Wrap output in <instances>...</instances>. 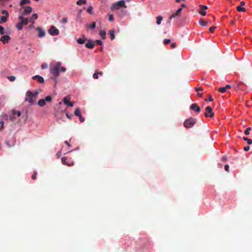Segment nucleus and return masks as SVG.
Here are the masks:
<instances>
[{
  "label": "nucleus",
  "mask_w": 252,
  "mask_h": 252,
  "mask_svg": "<svg viewBox=\"0 0 252 252\" xmlns=\"http://www.w3.org/2000/svg\"><path fill=\"white\" fill-rule=\"evenodd\" d=\"M26 97L25 101H28L30 104H34L36 103V98L33 93L31 91H28L26 94Z\"/></svg>",
  "instance_id": "f257e3e1"
},
{
  "label": "nucleus",
  "mask_w": 252,
  "mask_h": 252,
  "mask_svg": "<svg viewBox=\"0 0 252 252\" xmlns=\"http://www.w3.org/2000/svg\"><path fill=\"white\" fill-rule=\"evenodd\" d=\"M196 122V120L195 118L190 117L185 120L184 125L186 128H190L194 125Z\"/></svg>",
  "instance_id": "f03ea898"
},
{
  "label": "nucleus",
  "mask_w": 252,
  "mask_h": 252,
  "mask_svg": "<svg viewBox=\"0 0 252 252\" xmlns=\"http://www.w3.org/2000/svg\"><path fill=\"white\" fill-rule=\"evenodd\" d=\"M61 66V63L58 62L56 63V65L51 69V73L54 77H57L59 75V70Z\"/></svg>",
  "instance_id": "7ed1b4c3"
},
{
  "label": "nucleus",
  "mask_w": 252,
  "mask_h": 252,
  "mask_svg": "<svg viewBox=\"0 0 252 252\" xmlns=\"http://www.w3.org/2000/svg\"><path fill=\"white\" fill-rule=\"evenodd\" d=\"M120 7H126V5L125 2L124 0H121L117 2L113 3L111 5V8L112 10H114L118 9Z\"/></svg>",
  "instance_id": "20e7f679"
},
{
  "label": "nucleus",
  "mask_w": 252,
  "mask_h": 252,
  "mask_svg": "<svg viewBox=\"0 0 252 252\" xmlns=\"http://www.w3.org/2000/svg\"><path fill=\"white\" fill-rule=\"evenodd\" d=\"M1 13L4 15L0 17V24H3L5 23L7 21V19L9 17V13L7 10H2Z\"/></svg>",
  "instance_id": "39448f33"
},
{
  "label": "nucleus",
  "mask_w": 252,
  "mask_h": 252,
  "mask_svg": "<svg viewBox=\"0 0 252 252\" xmlns=\"http://www.w3.org/2000/svg\"><path fill=\"white\" fill-rule=\"evenodd\" d=\"M49 33L52 35H58L59 33V30L55 26H52L50 27V29L48 30Z\"/></svg>",
  "instance_id": "423d86ee"
},
{
  "label": "nucleus",
  "mask_w": 252,
  "mask_h": 252,
  "mask_svg": "<svg viewBox=\"0 0 252 252\" xmlns=\"http://www.w3.org/2000/svg\"><path fill=\"white\" fill-rule=\"evenodd\" d=\"M206 112L205 113V116L206 118H212L214 116V113L212 111V109L210 106H207L206 107Z\"/></svg>",
  "instance_id": "0eeeda50"
},
{
  "label": "nucleus",
  "mask_w": 252,
  "mask_h": 252,
  "mask_svg": "<svg viewBox=\"0 0 252 252\" xmlns=\"http://www.w3.org/2000/svg\"><path fill=\"white\" fill-rule=\"evenodd\" d=\"M200 8L198 10V12L203 16H205L206 14L205 10L208 8V7L206 5H200Z\"/></svg>",
  "instance_id": "6e6552de"
},
{
  "label": "nucleus",
  "mask_w": 252,
  "mask_h": 252,
  "mask_svg": "<svg viewBox=\"0 0 252 252\" xmlns=\"http://www.w3.org/2000/svg\"><path fill=\"white\" fill-rule=\"evenodd\" d=\"M11 39L10 37L8 35L2 36L0 38V41L3 44L7 43Z\"/></svg>",
  "instance_id": "1a4fd4ad"
},
{
  "label": "nucleus",
  "mask_w": 252,
  "mask_h": 252,
  "mask_svg": "<svg viewBox=\"0 0 252 252\" xmlns=\"http://www.w3.org/2000/svg\"><path fill=\"white\" fill-rule=\"evenodd\" d=\"M182 8H179L178 9L176 12L175 13H174L170 17H169V19L168 21V23H170L171 22V20L172 18L175 17L176 16H180V13L182 11Z\"/></svg>",
  "instance_id": "9d476101"
},
{
  "label": "nucleus",
  "mask_w": 252,
  "mask_h": 252,
  "mask_svg": "<svg viewBox=\"0 0 252 252\" xmlns=\"http://www.w3.org/2000/svg\"><path fill=\"white\" fill-rule=\"evenodd\" d=\"M70 99V96H66V97H65L64 98H63V102L64 103L67 105L68 106H70V107H72L73 106V103L72 102H69V100Z\"/></svg>",
  "instance_id": "9b49d317"
},
{
  "label": "nucleus",
  "mask_w": 252,
  "mask_h": 252,
  "mask_svg": "<svg viewBox=\"0 0 252 252\" xmlns=\"http://www.w3.org/2000/svg\"><path fill=\"white\" fill-rule=\"evenodd\" d=\"M36 30L38 32V36L39 37H44L45 35V31L40 27L36 28Z\"/></svg>",
  "instance_id": "f8f14e48"
},
{
  "label": "nucleus",
  "mask_w": 252,
  "mask_h": 252,
  "mask_svg": "<svg viewBox=\"0 0 252 252\" xmlns=\"http://www.w3.org/2000/svg\"><path fill=\"white\" fill-rule=\"evenodd\" d=\"M190 109L196 112H199L200 111V108L196 103L192 104L190 106Z\"/></svg>",
  "instance_id": "ddd939ff"
},
{
  "label": "nucleus",
  "mask_w": 252,
  "mask_h": 252,
  "mask_svg": "<svg viewBox=\"0 0 252 252\" xmlns=\"http://www.w3.org/2000/svg\"><path fill=\"white\" fill-rule=\"evenodd\" d=\"M23 8L24 9L23 15H27L32 11V8L31 6H24Z\"/></svg>",
  "instance_id": "4468645a"
},
{
  "label": "nucleus",
  "mask_w": 252,
  "mask_h": 252,
  "mask_svg": "<svg viewBox=\"0 0 252 252\" xmlns=\"http://www.w3.org/2000/svg\"><path fill=\"white\" fill-rule=\"evenodd\" d=\"M61 160H62V163L64 164V165H68L69 166H71L73 165V164H74V163H73V161H71L70 163H68L66 161L67 159H66V158H65V157L62 158Z\"/></svg>",
  "instance_id": "2eb2a0df"
},
{
  "label": "nucleus",
  "mask_w": 252,
  "mask_h": 252,
  "mask_svg": "<svg viewBox=\"0 0 252 252\" xmlns=\"http://www.w3.org/2000/svg\"><path fill=\"white\" fill-rule=\"evenodd\" d=\"M18 19L21 21L23 25H27L28 24V20L27 18H25L22 15L19 16Z\"/></svg>",
  "instance_id": "dca6fc26"
},
{
  "label": "nucleus",
  "mask_w": 252,
  "mask_h": 252,
  "mask_svg": "<svg viewBox=\"0 0 252 252\" xmlns=\"http://www.w3.org/2000/svg\"><path fill=\"white\" fill-rule=\"evenodd\" d=\"M85 47L87 48L93 49L94 47V44L93 41L89 40L88 42L85 44Z\"/></svg>",
  "instance_id": "f3484780"
},
{
  "label": "nucleus",
  "mask_w": 252,
  "mask_h": 252,
  "mask_svg": "<svg viewBox=\"0 0 252 252\" xmlns=\"http://www.w3.org/2000/svg\"><path fill=\"white\" fill-rule=\"evenodd\" d=\"M32 79L33 80H37V81L39 83H43L44 81V78L39 75H35L32 77Z\"/></svg>",
  "instance_id": "a211bd4d"
},
{
  "label": "nucleus",
  "mask_w": 252,
  "mask_h": 252,
  "mask_svg": "<svg viewBox=\"0 0 252 252\" xmlns=\"http://www.w3.org/2000/svg\"><path fill=\"white\" fill-rule=\"evenodd\" d=\"M38 18V15L36 13L33 14L32 16L31 17V18L29 20V22L31 23L32 24H34V21L36 19H37Z\"/></svg>",
  "instance_id": "6ab92c4d"
},
{
  "label": "nucleus",
  "mask_w": 252,
  "mask_h": 252,
  "mask_svg": "<svg viewBox=\"0 0 252 252\" xmlns=\"http://www.w3.org/2000/svg\"><path fill=\"white\" fill-rule=\"evenodd\" d=\"M87 40V38H86L84 36H83V38H78L77 40V42L78 43H79L80 44H84L85 42V41Z\"/></svg>",
  "instance_id": "aec40b11"
},
{
  "label": "nucleus",
  "mask_w": 252,
  "mask_h": 252,
  "mask_svg": "<svg viewBox=\"0 0 252 252\" xmlns=\"http://www.w3.org/2000/svg\"><path fill=\"white\" fill-rule=\"evenodd\" d=\"M23 24L22 22H21V21H20V22L18 23L16 25V27L19 31L23 29Z\"/></svg>",
  "instance_id": "412c9836"
},
{
  "label": "nucleus",
  "mask_w": 252,
  "mask_h": 252,
  "mask_svg": "<svg viewBox=\"0 0 252 252\" xmlns=\"http://www.w3.org/2000/svg\"><path fill=\"white\" fill-rule=\"evenodd\" d=\"M98 75H103V72H101V71H100V72H95L94 74H93V78L95 79H97L98 78Z\"/></svg>",
  "instance_id": "4be33fe9"
},
{
  "label": "nucleus",
  "mask_w": 252,
  "mask_h": 252,
  "mask_svg": "<svg viewBox=\"0 0 252 252\" xmlns=\"http://www.w3.org/2000/svg\"><path fill=\"white\" fill-rule=\"evenodd\" d=\"M38 105L40 106L43 107L45 105V101L44 99H41L38 100Z\"/></svg>",
  "instance_id": "5701e85b"
},
{
  "label": "nucleus",
  "mask_w": 252,
  "mask_h": 252,
  "mask_svg": "<svg viewBox=\"0 0 252 252\" xmlns=\"http://www.w3.org/2000/svg\"><path fill=\"white\" fill-rule=\"evenodd\" d=\"M99 35L103 39L106 38V32L105 31H101L99 32Z\"/></svg>",
  "instance_id": "b1692460"
},
{
  "label": "nucleus",
  "mask_w": 252,
  "mask_h": 252,
  "mask_svg": "<svg viewBox=\"0 0 252 252\" xmlns=\"http://www.w3.org/2000/svg\"><path fill=\"white\" fill-rule=\"evenodd\" d=\"M86 26L87 28H90L92 30H94L95 28L96 24L95 22H93L91 25L87 24Z\"/></svg>",
  "instance_id": "393cba45"
},
{
  "label": "nucleus",
  "mask_w": 252,
  "mask_h": 252,
  "mask_svg": "<svg viewBox=\"0 0 252 252\" xmlns=\"http://www.w3.org/2000/svg\"><path fill=\"white\" fill-rule=\"evenodd\" d=\"M109 33L110 35V38L111 40H113L115 38V34H114V30H110L109 31Z\"/></svg>",
  "instance_id": "a878e982"
},
{
  "label": "nucleus",
  "mask_w": 252,
  "mask_h": 252,
  "mask_svg": "<svg viewBox=\"0 0 252 252\" xmlns=\"http://www.w3.org/2000/svg\"><path fill=\"white\" fill-rule=\"evenodd\" d=\"M162 17L161 16H158L157 17V24L158 25H159L161 23V21L162 20Z\"/></svg>",
  "instance_id": "bb28decb"
},
{
  "label": "nucleus",
  "mask_w": 252,
  "mask_h": 252,
  "mask_svg": "<svg viewBox=\"0 0 252 252\" xmlns=\"http://www.w3.org/2000/svg\"><path fill=\"white\" fill-rule=\"evenodd\" d=\"M30 2V0H21L20 3V5H23L27 3H29Z\"/></svg>",
  "instance_id": "cd10ccee"
},
{
  "label": "nucleus",
  "mask_w": 252,
  "mask_h": 252,
  "mask_svg": "<svg viewBox=\"0 0 252 252\" xmlns=\"http://www.w3.org/2000/svg\"><path fill=\"white\" fill-rule=\"evenodd\" d=\"M243 139L244 140L247 141L249 145H251L252 144V140L251 139H249L246 137H243Z\"/></svg>",
  "instance_id": "c85d7f7f"
},
{
  "label": "nucleus",
  "mask_w": 252,
  "mask_h": 252,
  "mask_svg": "<svg viewBox=\"0 0 252 252\" xmlns=\"http://www.w3.org/2000/svg\"><path fill=\"white\" fill-rule=\"evenodd\" d=\"M74 114L77 116H79L81 115V111L80 110L79 108H76L74 112Z\"/></svg>",
  "instance_id": "c756f323"
},
{
  "label": "nucleus",
  "mask_w": 252,
  "mask_h": 252,
  "mask_svg": "<svg viewBox=\"0 0 252 252\" xmlns=\"http://www.w3.org/2000/svg\"><path fill=\"white\" fill-rule=\"evenodd\" d=\"M86 3V0H79L77 1L76 4L79 5L85 4Z\"/></svg>",
  "instance_id": "7c9ffc66"
},
{
  "label": "nucleus",
  "mask_w": 252,
  "mask_h": 252,
  "mask_svg": "<svg viewBox=\"0 0 252 252\" xmlns=\"http://www.w3.org/2000/svg\"><path fill=\"white\" fill-rule=\"evenodd\" d=\"M199 23L202 26H206L207 25V22L203 20H200Z\"/></svg>",
  "instance_id": "2f4dec72"
},
{
  "label": "nucleus",
  "mask_w": 252,
  "mask_h": 252,
  "mask_svg": "<svg viewBox=\"0 0 252 252\" xmlns=\"http://www.w3.org/2000/svg\"><path fill=\"white\" fill-rule=\"evenodd\" d=\"M236 9L238 11H242V12H244L246 11V9L244 7H241V6H238L237 7H236Z\"/></svg>",
  "instance_id": "473e14b6"
},
{
  "label": "nucleus",
  "mask_w": 252,
  "mask_h": 252,
  "mask_svg": "<svg viewBox=\"0 0 252 252\" xmlns=\"http://www.w3.org/2000/svg\"><path fill=\"white\" fill-rule=\"evenodd\" d=\"M13 115H17L18 117H20L21 115V112L19 111L13 110Z\"/></svg>",
  "instance_id": "72a5a7b5"
},
{
  "label": "nucleus",
  "mask_w": 252,
  "mask_h": 252,
  "mask_svg": "<svg viewBox=\"0 0 252 252\" xmlns=\"http://www.w3.org/2000/svg\"><path fill=\"white\" fill-rule=\"evenodd\" d=\"M5 33L4 28L2 26H0V34L1 35H3Z\"/></svg>",
  "instance_id": "f704fd0d"
},
{
  "label": "nucleus",
  "mask_w": 252,
  "mask_h": 252,
  "mask_svg": "<svg viewBox=\"0 0 252 252\" xmlns=\"http://www.w3.org/2000/svg\"><path fill=\"white\" fill-rule=\"evenodd\" d=\"M252 129V128L251 127H249L246 128V130L244 132V133L245 135H248L250 134V130Z\"/></svg>",
  "instance_id": "c9c22d12"
},
{
  "label": "nucleus",
  "mask_w": 252,
  "mask_h": 252,
  "mask_svg": "<svg viewBox=\"0 0 252 252\" xmlns=\"http://www.w3.org/2000/svg\"><path fill=\"white\" fill-rule=\"evenodd\" d=\"M226 89H225V87L220 88L219 89V91L221 93H224L226 92Z\"/></svg>",
  "instance_id": "e433bc0d"
},
{
  "label": "nucleus",
  "mask_w": 252,
  "mask_h": 252,
  "mask_svg": "<svg viewBox=\"0 0 252 252\" xmlns=\"http://www.w3.org/2000/svg\"><path fill=\"white\" fill-rule=\"evenodd\" d=\"M8 80L11 82H13L15 80L16 77L14 76H10L8 77Z\"/></svg>",
  "instance_id": "4c0bfd02"
},
{
  "label": "nucleus",
  "mask_w": 252,
  "mask_h": 252,
  "mask_svg": "<svg viewBox=\"0 0 252 252\" xmlns=\"http://www.w3.org/2000/svg\"><path fill=\"white\" fill-rule=\"evenodd\" d=\"M92 10H93V7L92 6H89L87 10V11L92 14L93 13L92 12Z\"/></svg>",
  "instance_id": "58836bf2"
},
{
  "label": "nucleus",
  "mask_w": 252,
  "mask_h": 252,
  "mask_svg": "<svg viewBox=\"0 0 252 252\" xmlns=\"http://www.w3.org/2000/svg\"><path fill=\"white\" fill-rule=\"evenodd\" d=\"M45 101L47 102H50L52 100V98L50 96H47L45 98Z\"/></svg>",
  "instance_id": "ea45409f"
},
{
  "label": "nucleus",
  "mask_w": 252,
  "mask_h": 252,
  "mask_svg": "<svg viewBox=\"0 0 252 252\" xmlns=\"http://www.w3.org/2000/svg\"><path fill=\"white\" fill-rule=\"evenodd\" d=\"M170 39H165L164 40H163V43L165 45H167L168 44H169L170 42Z\"/></svg>",
  "instance_id": "a19ab883"
},
{
  "label": "nucleus",
  "mask_w": 252,
  "mask_h": 252,
  "mask_svg": "<svg viewBox=\"0 0 252 252\" xmlns=\"http://www.w3.org/2000/svg\"><path fill=\"white\" fill-rule=\"evenodd\" d=\"M36 175H37V172L36 171L34 172L33 174L32 175V178L33 180H35L36 179Z\"/></svg>",
  "instance_id": "79ce46f5"
},
{
  "label": "nucleus",
  "mask_w": 252,
  "mask_h": 252,
  "mask_svg": "<svg viewBox=\"0 0 252 252\" xmlns=\"http://www.w3.org/2000/svg\"><path fill=\"white\" fill-rule=\"evenodd\" d=\"M4 122L1 121L0 122V130H1L2 129H3V127H4Z\"/></svg>",
  "instance_id": "37998d69"
},
{
  "label": "nucleus",
  "mask_w": 252,
  "mask_h": 252,
  "mask_svg": "<svg viewBox=\"0 0 252 252\" xmlns=\"http://www.w3.org/2000/svg\"><path fill=\"white\" fill-rule=\"evenodd\" d=\"M216 29V27H215V26H213V27H211L209 29V31L211 32H213L214 30Z\"/></svg>",
  "instance_id": "c03bdc74"
},
{
  "label": "nucleus",
  "mask_w": 252,
  "mask_h": 252,
  "mask_svg": "<svg viewBox=\"0 0 252 252\" xmlns=\"http://www.w3.org/2000/svg\"><path fill=\"white\" fill-rule=\"evenodd\" d=\"M109 21L112 22L114 20V18H113V15L112 14H110L109 15V19H108Z\"/></svg>",
  "instance_id": "a18cd8bd"
},
{
  "label": "nucleus",
  "mask_w": 252,
  "mask_h": 252,
  "mask_svg": "<svg viewBox=\"0 0 252 252\" xmlns=\"http://www.w3.org/2000/svg\"><path fill=\"white\" fill-rule=\"evenodd\" d=\"M67 22V18H63L62 20H61V22L62 23H65Z\"/></svg>",
  "instance_id": "49530a36"
},
{
  "label": "nucleus",
  "mask_w": 252,
  "mask_h": 252,
  "mask_svg": "<svg viewBox=\"0 0 252 252\" xmlns=\"http://www.w3.org/2000/svg\"><path fill=\"white\" fill-rule=\"evenodd\" d=\"M195 90L196 92H198L199 91H203V88L201 87H196L195 88Z\"/></svg>",
  "instance_id": "de8ad7c7"
},
{
  "label": "nucleus",
  "mask_w": 252,
  "mask_h": 252,
  "mask_svg": "<svg viewBox=\"0 0 252 252\" xmlns=\"http://www.w3.org/2000/svg\"><path fill=\"white\" fill-rule=\"evenodd\" d=\"M79 120H80V121L81 122H84L85 119H84V118H83V117H82V116H81V115L79 116Z\"/></svg>",
  "instance_id": "09e8293b"
},
{
  "label": "nucleus",
  "mask_w": 252,
  "mask_h": 252,
  "mask_svg": "<svg viewBox=\"0 0 252 252\" xmlns=\"http://www.w3.org/2000/svg\"><path fill=\"white\" fill-rule=\"evenodd\" d=\"M60 70L63 72H64L66 70V68L64 67H61L60 68Z\"/></svg>",
  "instance_id": "8fccbe9b"
},
{
  "label": "nucleus",
  "mask_w": 252,
  "mask_h": 252,
  "mask_svg": "<svg viewBox=\"0 0 252 252\" xmlns=\"http://www.w3.org/2000/svg\"><path fill=\"white\" fill-rule=\"evenodd\" d=\"M95 42L96 44H99V45H101L102 44V42L100 40H96L95 41Z\"/></svg>",
  "instance_id": "3c124183"
},
{
  "label": "nucleus",
  "mask_w": 252,
  "mask_h": 252,
  "mask_svg": "<svg viewBox=\"0 0 252 252\" xmlns=\"http://www.w3.org/2000/svg\"><path fill=\"white\" fill-rule=\"evenodd\" d=\"M250 147L249 146L244 147V150L245 151H248L250 150Z\"/></svg>",
  "instance_id": "603ef678"
},
{
  "label": "nucleus",
  "mask_w": 252,
  "mask_h": 252,
  "mask_svg": "<svg viewBox=\"0 0 252 252\" xmlns=\"http://www.w3.org/2000/svg\"><path fill=\"white\" fill-rule=\"evenodd\" d=\"M224 169H225V171H229V165H225L224 166Z\"/></svg>",
  "instance_id": "864d4df0"
},
{
  "label": "nucleus",
  "mask_w": 252,
  "mask_h": 252,
  "mask_svg": "<svg viewBox=\"0 0 252 252\" xmlns=\"http://www.w3.org/2000/svg\"><path fill=\"white\" fill-rule=\"evenodd\" d=\"M171 47L172 48H174L176 47V43L174 42V43H172L171 45Z\"/></svg>",
  "instance_id": "5fc2aeb1"
},
{
  "label": "nucleus",
  "mask_w": 252,
  "mask_h": 252,
  "mask_svg": "<svg viewBox=\"0 0 252 252\" xmlns=\"http://www.w3.org/2000/svg\"><path fill=\"white\" fill-rule=\"evenodd\" d=\"M77 19L80 21V22H82V19L80 15H78Z\"/></svg>",
  "instance_id": "6e6d98bb"
},
{
  "label": "nucleus",
  "mask_w": 252,
  "mask_h": 252,
  "mask_svg": "<svg viewBox=\"0 0 252 252\" xmlns=\"http://www.w3.org/2000/svg\"><path fill=\"white\" fill-rule=\"evenodd\" d=\"M41 68H42V69H44V68H45L47 67V65L46 64H42V65H41Z\"/></svg>",
  "instance_id": "4d7b16f0"
},
{
  "label": "nucleus",
  "mask_w": 252,
  "mask_h": 252,
  "mask_svg": "<svg viewBox=\"0 0 252 252\" xmlns=\"http://www.w3.org/2000/svg\"><path fill=\"white\" fill-rule=\"evenodd\" d=\"M225 89L227 90V89H230L231 88V86L230 85H227L225 87Z\"/></svg>",
  "instance_id": "13d9d810"
},
{
  "label": "nucleus",
  "mask_w": 252,
  "mask_h": 252,
  "mask_svg": "<svg viewBox=\"0 0 252 252\" xmlns=\"http://www.w3.org/2000/svg\"><path fill=\"white\" fill-rule=\"evenodd\" d=\"M213 98L212 97V96L211 95H209V100L210 101H213Z\"/></svg>",
  "instance_id": "bf43d9fd"
},
{
  "label": "nucleus",
  "mask_w": 252,
  "mask_h": 252,
  "mask_svg": "<svg viewBox=\"0 0 252 252\" xmlns=\"http://www.w3.org/2000/svg\"><path fill=\"white\" fill-rule=\"evenodd\" d=\"M64 143L69 147H71V145L69 144V143L67 141H65Z\"/></svg>",
  "instance_id": "052dcab7"
},
{
  "label": "nucleus",
  "mask_w": 252,
  "mask_h": 252,
  "mask_svg": "<svg viewBox=\"0 0 252 252\" xmlns=\"http://www.w3.org/2000/svg\"><path fill=\"white\" fill-rule=\"evenodd\" d=\"M197 95L199 96V97H202V95H203V94L202 93H197Z\"/></svg>",
  "instance_id": "680f3d73"
},
{
  "label": "nucleus",
  "mask_w": 252,
  "mask_h": 252,
  "mask_svg": "<svg viewBox=\"0 0 252 252\" xmlns=\"http://www.w3.org/2000/svg\"><path fill=\"white\" fill-rule=\"evenodd\" d=\"M38 94V92L37 91H35L33 94L35 95V98H36V96L37 95V94Z\"/></svg>",
  "instance_id": "e2e57ef3"
},
{
  "label": "nucleus",
  "mask_w": 252,
  "mask_h": 252,
  "mask_svg": "<svg viewBox=\"0 0 252 252\" xmlns=\"http://www.w3.org/2000/svg\"><path fill=\"white\" fill-rule=\"evenodd\" d=\"M222 160H223V161H226L227 160L226 157L223 156L222 158Z\"/></svg>",
  "instance_id": "0e129e2a"
},
{
  "label": "nucleus",
  "mask_w": 252,
  "mask_h": 252,
  "mask_svg": "<svg viewBox=\"0 0 252 252\" xmlns=\"http://www.w3.org/2000/svg\"><path fill=\"white\" fill-rule=\"evenodd\" d=\"M241 5H244L245 4V2L243 1L240 2Z\"/></svg>",
  "instance_id": "69168bd1"
},
{
  "label": "nucleus",
  "mask_w": 252,
  "mask_h": 252,
  "mask_svg": "<svg viewBox=\"0 0 252 252\" xmlns=\"http://www.w3.org/2000/svg\"><path fill=\"white\" fill-rule=\"evenodd\" d=\"M60 156H61V153H60V152H59V153H58V154H57V157H58V158L60 157Z\"/></svg>",
  "instance_id": "338daca9"
},
{
  "label": "nucleus",
  "mask_w": 252,
  "mask_h": 252,
  "mask_svg": "<svg viewBox=\"0 0 252 252\" xmlns=\"http://www.w3.org/2000/svg\"><path fill=\"white\" fill-rule=\"evenodd\" d=\"M181 6H182V7H186V5H185V4H182L181 5Z\"/></svg>",
  "instance_id": "774afa93"
}]
</instances>
